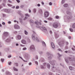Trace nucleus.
Wrapping results in <instances>:
<instances>
[{
    "mask_svg": "<svg viewBox=\"0 0 75 75\" xmlns=\"http://www.w3.org/2000/svg\"><path fill=\"white\" fill-rule=\"evenodd\" d=\"M49 16V13L47 11L45 12L44 13V17H47Z\"/></svg>",
    "mask_w": 75,
    "mask_h": 75,
    "instance_id": "f257e3e1",
    "label": "nucleus"
},
{
    "mask_svg": "<svg viewBox=\"0 0 75 75\" xmlns=\"http://www.w3.org/2000/svg\"><path fill=\"white\" fill-rule=\"evenodd\" d=\"M58 44L60 46V47H62L64 45V42H58Z\"/></svg>",
    "mask_w": 75,
    "mask_h": 75,
    "instance_id": "f03ea898",
    "label": "nucleus"
},
{
    "mask_svg": "<svg viewBox=\"0 0 75 75\" xmlns=\"http://www.w3.org/2000/svg\"><path fill=\"white\" fill-rule=\"evenodd\" d=\"M53 26L54 28H57L58 27V25L57 23H54L53 24Z\"/></svg>",
    "mask_w": 75,
    "mask_h": 75,
    "instance_id": "7ed1b4c3",
    "label": "nucleus"
},
{
    "mask_svg": "<svg viewBox=\"0 0 75 75\" xmlns=\"http://www.w3.org/2000/svg\"><path fill=\"white\" fill-rule=\"evenodd\" d=\"M8 35V33L7 32H5L4 33V35L5 37H7Z\"/></svg>",
    "mask_w": 75,
    "mask_h": 75,
    "instance_id": "20e7f679",
    "label": "nucleus"
},
{
    "mask_svg": "<svg viewBox=\"0 0 75 75\" xmlns=\"http://www.w3.org/2000/svg\"><path fill=\"white\" fill-rule=\"evenodd\" d=\"M14 27L15 28H16L17 29H20V27L18 26V25H15L14 26Z\"/></svg>",
    "mask_w": 75,
    "mask_h": 75,
    "instance_id": "39448f33",
    "label": "nucleus"
},
{
    "mask_svg": "<svg viewBox=\"0 0 75 75\" xmlns=\"http://www.w3.org/2000/svg\"><path fill=\"white\" fill-rule=\"evenodd\" d=\"M21 42L23 44H26V41L25 40H23L21 41Z\"/></svg>",
    "mask_w": 75,
    "mask_h": 75,
    "instance_id": "423d86ee",
    "label": "nucleus"
},
{
    "mask_svg": "<svg viewBox=\"0 0 75 75\" xmlns=\"http://www.w3.org/2000/svg\"><path fill=\"white\" fill-rule=\"evenodd\" d=\"M4 11H5V12H6V13H8V12L10 11V10L7 9H4Z\"/></svg>",
    "mask_w": 75,
    "mask_h": 75,
    "instance_id": "0eeeda50",
    "label": "nucleus"
},
{
    "mask_svg": "<svg viewBox=\"0 0 75 75\" xmlns=\"http://www.w3.org/2000/svg\"><path fill=\"white\" fill-rule=\"evenodd\" d=\"M52 47L53 48H55V46L54 45V44L53 42H51V43Z\"/></svg>",
    "mask_w": 75,
    "mask_h": 75,
    "instance_id": "6e6552de",
    "label": "nucleus"
},
{
    "mask_svg": "<svg viewBox=\"0 0 75 75\" xmlns=\"http://www.w3.org/2000/svg\"><path fill=\"white\" fill-rule=\"evenodd\" d=\"M30 50H32V49H34V45H31L30 47Z\"/></svg>",
    "mask_w": 75,
    "mask_h": 75,
    "instance_id": "1a4fd4ad",
    "label": "nucleus"
},
{
    "mask_svg": "<svg viewBox=\"0 0 75 75\" xmlns=\"http://www.w3.org/2000/svg\"><path fill=\"white\" fill-rule=\"evenodd\" d=\"M35 23L36 25H38V24H40V25H41V23H39L38 22H35Z\"/></svg>",
    "mask_w": 75,
    "mask_h": 75,
    "instance_id": "9d476101",
    "label": "nucleus"
},
{
    "mask_svg": "<svg viewBox=\"0 0 75 75\" xmlns=\"http://www.w3.org/2000/svg\"><path fill=\"white\" fill-rule=\"evenodd\" d=\"M17 38L18 40H20L21 38V36H20V35H18Z\"/></svg>",
    "mask_w": 75,
    "mask_h": 75,
    "instance_id": "9b49d317",
    "label": "nucleus"
},
{
    "mask_svg": "<svg viewBox=\"0 0 75 75\" xmlns=\"http://www.w3.org/2000/svg\"><path fill=\"white\" fill-rule=\"evenodd\" d=\"M39 12L41 14H42V10L41 9H40Z\"/></svg>",
    "mask_w": 75,
    "mask_h": 75,
    "instance_id": "f8f14e48",
    "label": "nucleus"
},
{
    "mask_svg": "<svg viewBox=\"0 0 75 75\" xmlns=\"http://www.w3.org/2000/svg\"><path fill=\"white\" fill-rule=\"evenodd\" d=\"M13 70L14 71H18V69L16 68L15 67H13Z\"/></svg>",
    "mask_w": 75,
    "mask_h": 75,
    "instance_id": "ddd939ff",
    "label": "nucleus"
},
{
    "mask_svg": "<svg viewBox=\"0 0 75 75\" xmlns=\"http://www.w3.org/2000/svg\"><path fill=\"white\" fill-rule=\"evenodd\" d=\"M42 45H46L45 44V43L44 42L42 41Z\"/></svg>",
    "mask_w": 75,
    "mask_h": 75,
    "instance_id": "4468645a",
    "label": "nucleus"
},
{
    "mask_svg": "<svg viewBox=\"0 0 75 75\" xmlns=\"http://www.w3.org/2000/svg\"><path fill=\"white\" fill-rule=\"evenodd\" d=\"M14 65H16V67H18V63H14Z\"/></svg>",
    "mask_w": 75,
    "mask_h": 75,
    "instance_id": "2eb2a0df",
    "label": "nucleus"
},
{
    "mask_svg": "<svg viewBox=\"0 0 75 75\" xmlns=\"http://www.w3.org/2000/svg\"><path fill=\"white\" fill-rule=\"evenodd\" d=\"M64 7H66L68 6V4H65L64 5Z\"/></svg>",
    "mask_w": 75,
    "mask_h": 75,
    "instance_id": "dca6fc26",
    "label": "nucleus"
},
{
    "mask_svg": "<svg viewBox=\"0 0 75 75\" xmlns=\"http://www.w3.org/2000/svg\"><path fill=\"white\" fill-rule=\"evenodd\" d=\"M25 35H27L28 34V32H27L26 31H25Z\"/></svg>",
    "mask_w": 75,
    "mask_h": 75,
    "instance_id": "f3484780",
    "label": "nucleus"
},
{
    "mask_svg": "<svg viewBox=\"0 0 75 75\" xmlns=\"http://www.w3.org/2000/svg\"><path fill=\"white\" fill-rule=\"evenodd\" d=\"M47 67L48 68H50V64H47Z\"/></svg>",
    "mask_w": 75,
    "mask_h": 75,
    "instance_id": "a211bd4d",
    "label": "nucleus"
},
{
    "mask_svg": "<svg viewBox=\"0 0 75 75\" xmlns=\"http://www.w3.org/2000/svg\"><path fill=\"white\" fill-rule=\"evenodd\" d=\"M6 41L7 42H10V39H7Z\"/></svg>",
    "mask_w": 75,
    "mask_h": 75,
    "instance_id": "6ab92c4d",
    "label": "nucleus"
},
{
    "mask_svg": "<svg viewBox=\"0 0 75 75\" xmlns=\"http://www.w3.org/2000/svg\"><path fill=\"white\" fill-rule=\"evenodd\" d=\"M69 30H70V31L71 32H72V31H73V29H72L71 28H70Z\"/></svg>",
    "mask_w": 75,
    "mask_h": 75,
    "instance_id": "aec40b11",
    "label": "nucleus"
},
{
    "mask_svg": "<svg viewBox=\"0 0 75 75\" xmlns=\"http://www.w3.org/2000/svg\"><path fill=\"white\" fill-rule=\"evenodd\" d=\"M69 69H70V70H72V67H69Z\"/></svg>",
    "mask_w": 75,
    "mask_h": 75,
    "instance_id": "412c9836",
    "label": "nucleus"
},
{
    "mask_svg": "<svg viewBox=\"0 0 75 75\" xmlns=\"http://www.w3.org/2000/svg\"><path fill=\"white\" fill-rule=\"evenodd\" d=\"M42 28H43V29H44V30H46L47 31V29H46V28H45V27H42Z\"/></svg>",
    "mask_w": 75,
    "mask_h": 75,
    "instance_id": "4be33fe9",
    "label": "nucleus"
},
{
    "mask_svg": "<svg viewBox=\"0 0 75 75\" xmlns=\"http://www.w3.org/2000/svg\"><path fill=\"white\" fill-rule=\"evenodd\" d=\"M73 28H75V23L73 25Z\"/></svg>",
    "mask_w": 75,
    "mask_h": 75,
    "instance_id": "5701e85b",
    "label": "nucleus"
},
{
    "mask_svg": "<svg viewBox=\"0 0 75 75\" xmlns=\"http://www.w3.org/2000/svg\"><path fill=\"white\" fill-rule=\"evenodd\" d=\"M7 5L8 6H9V7H11V6H12V5H11L10 4H8Z\"/></svg>",
    "mask_w": 75,
    "mask_h": 75,
    "instance_id": "b1692460",
    "label": "nucleus"
},
{
    "mask_svg": "<svg viewBox=\"0 0 75 75\" xmlns=\"http://www.w3.org/2000/svg\"><path fill=\"white\" fill-rule=\"evenodd\" d=\"M25 16H28V17H30V16L27 14H25Z\"/></svg>",
    "mask_w": 75,
    "mask_h": 75,
    "instance_id": "393cba45",
    "label": "nucleus"
},
{
    "mask_svg": "<svg viewBox=\"0 0 75 75\" xmlns=\"http://www.w3.org/2000/svg\"><path fill=\"white\" fill-rule=\"evenodd\" d=\"M48 19L49 20H52V18H48Z\"/></svg>",
    "mask_w": 75,
    "mask_h": 75,
    "instance_id": "a878e982",
    "label": "nucleus"
},
{
    "mask_svg": "<svg viewBox=\"0 0 75 75\" xmlns=\"http://www.w3.org/2000/svg\"><path fill=\"white\" fill-rule=\"evenodd\" d=\"M23 50H27V48H26V47H24L23 48Z\"/></svg>",
    "mask_w": 75,
    "mask_h": 75,
    "instance_id": "bb28decb",
    "label": "nucleus"
},
{
    "mask_svg": "<svg viewBox=\"0 0 75 75\" xmlns=\"http://www.w3.org/2000/svg\"><path fill=\"white\" fill-rule=\"evenodd\" d=\"M32 38L33 39H35V36H33V35H32Z\"/></svg>",
    "mask_w": 75,
    "mask_h": 75,
    "instance_id": "cd10ccee",
    "label": "nucleus"
},
{
    "mask_svg": "<svg viewBox=\"0 0 75 75\" xmlns=\"http://www.w3.org/2000/svg\"><path fill=\"white\" fill-rule=\"evenodd\" d=\"M55 18H56L58 19V18H59V16H56L55 17Z\"/></svg>",
    "mask_w": 75,
    "mask_h": 75,
    "instance_id": "c85d7f7f",
    "label": "nucleus"
},
{
    "mask_svg": "<svg viewBox=\"0 0 75 75\" xmlns=\"http://www.w3.org/2000/svg\"><path fill=\"white\" fill-rule=\"evenodd\" d=\"M64 2H65V0H62V4H63L64 3Z\"/></svg>",
    "mask_w": 75,
    "mask_h": 75,
    "instance_id": "c756f323",
    "label": "nucleus"
},
{
    "mask_svg": "<svg viewBox=\"0 0 75 75\" xmlns=\"http://www.w3.org/2000/svg\"><path fill=\"white\" fill-rule=\"evenodd\" d=\"M33 11L34 13H35L36 12V9H34L33 10Z\"/></svg>",
    "mask_w": 75,
    "mask_h": 75,
    "instance_id": "7c9ffc66",
    "label": "nucleus"
},
{
    "mask_svg": "<svg viewBox=\"0 0 75 75\" xmlns=\"http://www.w3.org/2000/svg\"><path fill=\"white\" fill-rule=\"evenodd\" d=\"M19 8V6H17L16 7V9H18V8Z\"/></svg>",
    "mask_w": 75,
    "mask_h": 75,
    "instance_id": "2f4dec72",
    "label": "nucleus"
},
{
    "mask_svg": "<svg viewBox=\"0 0 75 75\" xmlns=\"http://www.w3.org/2000/svg\"><path fill=\"white\" fill-rule=\"evenodd\" d=\"M30 23H33V20H31L30 21Z\"/></svg>",
    "mask_w": 75,
    "mask_h": 75,
    "instance_id": "473e14b6",
    "label": "nucleus"
},
{
    "mask_svg": "<svg viewBox=\"0 0 75 75\" xmlns=\"http://www.w3.org/2000/svg\"><path fill=\"white\" fill-rule=\"evenodd\" d=\"M20 46L21 47H25V46L24 45H22L21 44Z\"/></svg>",
    "mask_w": 75,
    "mask_h": 75,
    "instance_id": "72a5a7b5",
    "label": "nucleus"
},
{
    "mask_svg": "<svg viewBox=\"0 0 75 75\" xmlns=\"http://www.w3.org/2000/svg\"><path fill=\"white\" fill-rule=\"evenodd\" d=\"M49 5H50V6H51V5H52V3L51 2H50L49 3Z\"/></svg>",
    "mask_w": 75,
    "mask_h": 75,
    "instance_id": "f704fd0d",
    "label": "nucleus"
},
{
    "mask_svg": "<svg viewBox=\"0 0 75 75\" xmlns=\"http://www.w3.org/2000/svg\"><path fill=\"white\" fill-rule=\"evenodd\" d=\"M35 64H36V65H38V62L37 61L35 62Z\"/></svg>",
    "mask_w": 75,
    "mask_h": 75,
    "instance_id": "c9c22d12",
    "label": "nucleus"
},
{
    "mask_svg": "<svg viewBox=\"0 0 75 75\" xmlns=\"http://www.w3.org/2000/svg\"><path fill=\"white\" fill-rule=\"evenodd\" d=\"M37 6H38V7H40V4H38V5H37Z\"/></svg>",
    "mask_w": 75,
    "mask_h": 75,
    "instance_id": "e433bc0d",
    "label": "nucleus"
},
{
    "mask_svg": "<svg viewBox=\"0 0 75 75\" xmlns=\"http://www.w3.org/2000/svg\"><path fill=\"white\" fill-rule=\"evenodd\" d=\"M44 22L46 23H48V22L46 21H44Z\"/></svg>",
    "mask_w": 75,
    "mask_h": 75,
    "instance_id": "4c0bfd02",
    "label": "nucleus"
},
{
    "mask_svg": "<svg viewBox=\"0 0 75 75\" xmlns=\"http://www.w3.org/2000/svg\"><path fill=\"white\" fill-rule=\"evenodd\" d=\"M65 60L67 63H68V61L67 60H66V59H65Z\"/></svg>",
    "mask_w": 75,
    "mask_h": 75,
    "instance_id": "58836bf2",
    "label": "nucleus"
},
{
    "mask_svg": "<svg viewBox=\"0 0 75 75\" xmlns=\"http://www.w3.org/2000/svg\"><path fill=\"white\" fill-rule=\"evenodd\" d=\"M4 60V59H1V61H2V62H3Z\"/></svg>",
    "mask_w": 75,
    "mask_h": 75,
    "instance_id": "ea45409f",
    "label": "nucleus"
},
{
    "mask_svg": "<svg viewBox=\"0 0 75 75\" xmlns=\"http://www.w3.org/2000/svg\"><path fill=\"white\" fill-rule=\"evenodd\" d=\"M69 59L70 60V61H72V59L71 58H69Z\"/></svg>",
    "mask_w": 75,
    "mask_h": 75,
    "instance_id": "a19ab883",
    "label": "nucleus"
},
{
    "mask_svg": "<svg viewBox=\"0 0 75 75\" xmlns=\"http://www.w3.org/2000/svg\"><path fill=\"white\" fill-rule=\"evenodd\" d=\"M2 24H3V25H5V23L3 22L2 23Z\"/></svg>",
    "mask_w": 75,
    "mask_h": 75,
    "instance_id": "79ce46f5",
    "label": "nucleus"
},
{
    "mask_svg": "<svg viewBox=\"0 0 75 75\" xmlns=\"http://www.w3.org/2000/svg\"><path fill=\"white\" fill-rule=\"evenodd\" d=\"M16 1L18 3H20V1L18 0H16Z\"/></svg>",
    "mask_w": 75,
    "mask_h": 75,
    "instance_id": "37998d69",
    "label": "nucleus"
},
{
    "mask_svg": "<svg viewBox=\"0 0 75 75\" xmlns=\"http://www.w3.org/2000/svg\"><path fill=\"white\" fill-rule=\"evenodd\" d=\"M9 65H11V62H9Z\"/></svg>",
    "mask_w": 75,
    "mask_h": 75,
    "instance_id": "c03bdc74",
    "label": "nucleus"
},
{
    "mask_svg": "<svg viewBox=\"0 0 75 75\" xmlns=\"http://www.w3.org/2000/svg\"><path fill=\"white\" fill-rule=\"evenodd\" d=\"M8 58H11V56L10 55L8 56Z\"/></svg>",
    "mask_w": 75,
    "mask_h": 75,
    "instance_id": "a18cd8bd",
    "label": "nucleus"
},
{
    "mask_svg": "<svg viewBox=\"0 0 75 75\" xmlns=\"http://www.w3.org/2000/svg\"><path fill=\"white\" fill-rule=\"evenodd\" d=\"M31 10H30V9H29V13H31Z\"/></svg>",
    "mask_w": 75,
    "mask_h": 75,
    "instance_id": "49530a36",
    "label": "nucleus"
},
{
    "mask_svg": "<svg viewBox=\"0 0 75 75\" xmlns=\"http://www.w3.org/2000/svg\"><path fill=\"white\" fill-rule=\"evenodd\" d=\"M42 5H44V2H43L42 1Z\"/></svg>",
    "mask_w": 75,
    "mask_h": 75,
    "instance_id": "de8ad7c7",
    "label": "nucleus"
},
{
    "mask_svg": "<svg viewBox=\"0 0 75 75\" xmlns=\"http://www.w3.org/2000/svg\"><path fill=\"white\" fill-rule=\"evenodd\" d=\"M67 14H70V12H67Z\"/></svg>",
    "mask_w": 75,
    "mask_h": 75,
    "instance_id": "09e8293b",
    "label": "nucleus"
},
{
    "mask_svg": "<svg viewBox=\"0 0 75 75\" xmlns=\"http://www.w3.org/2000/svg\"><path fill=\"white\" fill-rule=\"evenodd\" d=\"M36 40L37 41H39L38 40V38H36Z\"/></svg>",
    "mask_w": 75,
    "mask_h": 75,
    "instance_id": "8fccbe9b",
    "label": "nucleus"
},
{
    "mask_svg": "<svg viewBox=\"0 0 75 75\" xmlns=\"http://www.w3.org/2000/svg\"><path fill=\"white\" fill-rule=\"evenodd\" d=\"M8 24H11V21H9L8 22Z\"/></svg>",
    "mask_w": 75,
    "mask_h": 75,
    "instance_id": "3c124183",
    "label": "nucleus"
},
{
    "mask_svg": "<svg viewBox=\"0 0 75 75\" xmlns=\"http://www.w3.org/2000/svg\"><path fill=\"white\" fill-rule=\"evenodd\" d=\"M8 1L9 3H11V1L10 0H8Z\"/></svg>",
    "mask_w": 75,
    "mask_h": 75,
    "instance_id": "603ef678",
    "label": "nucleus"
},
{
    "mask_svg": "<svg viewBox=\"0 0 75 75\" xmlns=\"http://www.w3.org/2000/svg\"><path fill=\"white\" fill-rule=\"evenodd\" d=\"M21 8H23V7H24V6H23V5H21Z\"/></svg>",
    "mask_w": 75,
    "mask_h": 75,
    "instance_id": "864d4df0",
    "label": "nucleus"
},
{
    "mask_svg": "<svg viewBox=\"0 0 75 75\" xmlns=\"http://www.w3.org/2000/svg\"><path fill=\"white\" fill-rule=\"evenodd\" d=\"M72 50L73 51H75V49H74V48H72Z\"/></svg>",
    "mask_w": 75,
    "mask_h": 75,
    "instance_id": "5fc2aeb1",
    "label": "nucleus"
},
{
    "mask_svg": "<svg viewBox=\"0 0 75 75\" xmlns=\"http://www.w3.org/2000/svg\"><path fill=\"white\" fill-rule=\"evenodd\" d=\"M57 54L59 57H61V55L59 53H58Z\"/></svg>",
    "mask_w": 75,
    "mask_h": 75,
    "instance_id": "6e6d98bb",
    "label": "nucleus"
},
{
    "mask_svg": "<svg viewBox=\"0 0 75 75\" xmlns=\"http://www.w3.org/2000/svg\"><path fill=\"white\" fill-rule=\"evenodd\" d=\"M35 58H36V59H38V56H36Z\"/></svg>",
    "mask_w": 75,
    "mask_h": 75,
    "instance_id": "4d7b16f0",
    "label": "nucleus"
},
{
    "mask_svg": "<svg viewBox=\"0 0 75 75\" xmlns=\"http://www.w3.org/2000/svg\"><path fill=\"white\" fill-rule=\"evenodd\" d=\"M69 39H71V36H69Z\"/></svg>",
    "mask_w": 75,
    "mask_h": 75,
    "instance_id": "13d9d810",
    "label": "nucleus"
},
{
    "mask_svg": "<svg viewBox=\"0 0 75 75\" xmlns=\"http://www.w3.org/2000/svg\"><path fill=\"white\" fill-rule=\"evenodd\" d=\"M58 50L59 51H61V50L59 49Z\"/></svg>",
    "mask_w": 75,
    "mask_h": 75,
    "instance_id": "bf43d9fd",
    "label": "nucleus"
},
{
    "mask_svg": "<svg viewBox=\"0 0 75 75\" xmlns=\"http://www.w3.org/2000/svg\"><path fill=\"white\" fill-rule=\"evenodd\" d=\"M69 43H68V42H66V44H67V45H68V44H69Z\"/></svg>",
    "mask_w": 75,
    "mask_h": 75,
    "instance_id": "052dcab7",
    "label": "nucleus"
},
{
    "mask_svg": "<svg viewBox=\"0 0 75 75\" xmlns=\"http://www.w3.org/2000/svg\"><path fill=\"white\" fill-rule=\"evenodd\" d=\"M26 19H27V17H25V19H24L23 20H25Z\"/></svg>",
    "mask_w": 75,
    "mask_h": 75,
    "instance_id": "680f3d73",
    "label": "nucleus"
},
{
    "mask_svg": "<svg viewBox=\"0 0 75 75\" xmlns=\"http://www.w3.org/2000/svg\"><path fill=\"white\" fill-rule=\"evenodd\" d=\"M50 34H52V31H50Z\"/></svg>",
    "mask_w": 75,
    "mask_h": 75,
    "instance_id": "e2e57ef3",
    "label": "nucleus"
},
{
    "mask_svg": "<svg viewBox=\"0 0 75 75\" xmlns=\"http://www.w3.org/2000/svg\"><path fill=\"white\" fill-rule=\"evenodd\" d=\"M12 8H15V6H13Z\"/></svg>",
    "mask_w": 75,
    "mask_h": 75,
    "instance_id": "0e129e2a",
    "label": "nucleus"
},
{
    "mask_svg": "<svg viewBox=\"0 0 75 75\" xmlns=\"http://www.w3.org/2000/svg\"><path fill=\"white\" fill-rule=\"evenodd\" d=\"M16 46H18V44L17 43L16 44Z\"/></svg>",
    "mask_w": 75,
    "mask_h": 75,
    "instance_id": "69168bd1",
    "label": "nucleus"
},
{
    "mask_svg": "<svg viewBox=\"0 0 75 75\" xmlns=\"http://www.w3.org/2000/svg\"><path fill=\"white\" fill-rule=\"evenodd\" d=\"M3 5L4 6H6V5H5V4H3Z\"/></svg>",
    "mask_w": 75,
    "mask_h": 75,
    "instance_id": "338daca9",
    "label": "nucleus"
},
{
    "mask_svg": "<svg viewBox=\"0 0 75 75\" xmlns=\"http://www.w3.org/2000/svg\"><path fill=\"white\" fill-rule=\"evenodd\" d=\"M31 64V63H30L29 64V65H30Z\"/></svg>",
    "mask_w": 75,
    "mask_h": 75,
    "instance_id": "774afa93",
    "label": "nucleus"
}]
</instances>
